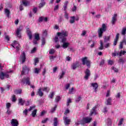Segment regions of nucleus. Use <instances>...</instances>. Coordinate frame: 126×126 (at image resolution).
<instances>
[{
    "mask_svg": "<svg viewBox=\"0 0 126 126\" xmlns=\"http://www.w3.org/2000/svg\"><path fill=\"white\" fill-rule=\"evenodd\" d=\"M33 109H35V106H31L30 109H26L23 111V114L24 115H26V116H27V113H28V112H30V111H32V110H33Z\"/></svg>",
    "mask_w": 126,
    "mask_h": 126,
    "instance_id": "obj_12",
    "label": "nucleus"
},
{
    "mask_svg": "<svg viewBox=\"0 0 126 126\" xmlns=\"http://www.w3.org/2000/svg\"><path fill=\"white\" fill-rule=\"evenodd\" d=\"M96 106H94L93 109L91 111V113L90 114V116H92V115H97V111H96Z\"/></svg>",
    "mask_w": 126,
    "mask_h": 126,
    "instance_id": "obj_16",
    "label": "nucleus"
},
{
    "mask_svg": "<svg viewBox=\"0 0 126 126\" xmlns=\"http://www.w3.org/2000/svg\"><path fill=\"white\" fill-rule=\"evenodd\" d=\"M36 51H37V48L34 47L31 50V54H34Z\"/></svg>",
    "mask_w": 126,
    "mask_h": 126,
    "instance_id": "obj_44",
    "label": "nucleus"
},
{
    "mask_svg": "<svg viewBox=\"0 0 126 126\" xmlns=\"http://www.w3.org/2000/svg\"><path fill=\"white\" fill-rule=\"evenodd\" d=\"M22 84L30 85V78L29 77L24 78L21 81Z\"/></svg>",
    "mask_w": 126,
    "mask_h": 126,
    "instance_id": "obj_7",
    "label": "nucleus"
},
{
    "mask_svg": "<svg viewBox=\"0 0 126 126\" xmlns=\"http://www.w3.org/2000/svg\"><path fill=\"white\" fill-rule=\"evenodd\" d=\"M71 99H70V98H69L67 100V106H69V103H71Z\"/></svg>",
    "mask_w": 126,
    "mask_h": 126,
    "instance_id": "obj_47",
    "label": "nucleus"
},
{
    "mask_svg": "<svg viewBox=\"0 0 126 126\" xmlns=\"http://www.w3.org/2000/svg\"><path fill=\"white\" fill-rule=\"evenodd\" d=\"M6 106L7 109H9V107L11 106V104H10V103H7Z\"/></svg>",
    "mask_w": 126,
    "mask_h": 126,
    "instance_id": "obj_56",
    "label": "nucleus"
},
{
    "mask_svg": "<svg viewBox=\"0 0 126 126\" xmlns=\"http://www.w3.org/2000/svg\"><path fill=\"white\" fill-rule=\"evenodd\" d=\"M12 72H13V71L12 70L7 71L5 73L1 72L0 73V79H1L2 80L4 79V78H8V77H9L10 74L11 73H12Z\"/></svg>",
    "mask_w": 126,
    "mask_h": 126,
    "instance_id": "obj_3",
    "label": "nucleus"
},
{
    "mask_svg": "<svg viewBox=\"0 0 126 126\" xmlns=\"http://www.w3.org/2000/svg\"><path fill=\"white\" fill-rule=\"evenodd\" d=\"M75 20V17L74 16H72L71 17V19L70 20V23L71 24L74 23V21Z\"/></svg>",
    "mask_w": 126,
    "mask_h": 126,
    "instance_id": "obj_31",
    "label": "nucleus"
},
{
    "mask_svg": "<svg viewBox=\"0 0 126 126\" xmlns=\"http://www.w3.org/2000/svg\"><path fill=\"white\" fill-rule=\"evenodd\" d=\"M48 120H49V119H48V118H46V119H45V120H42V121H41V123H42V124H46V123H47Z\"/></svg>",
    "mask_w": 126,
    "mask_h": 126,
    "instance_id": "obj_58",
    "label": "nucleus"
},
{
    "mask_svg": "<svg viewBox=\"0 0 126 126\" xmlns=\"http://www.w3.org/2000/svg\"><path fill=\"white\" fill-rule=\"evenodd\" d=\"M123 122H124V118H121L119 121V123H118V126H122L123 125Z\"/></svg>",
    "mask_w": 126,
    "mask_h": 126,
    "instance_id": "obj_38",
    "label": "nucleus"
},
{
    "mask_svg": "<svg viewBox=\"0 0 126 126\" xmlns=\"http://www.w3.org/2000/svg\"><path fill=\"white\" fill-rule=\"evenodd\" d=\"M61 100V96H57L55 98L56 102H59Z\"/></svg>",
    "mask_w": 126,
    "mask_h": 126,
    "instance_id": "obj_49",
    "label": "nucleus"
},
{
    "mask_svg": "<svg viewBox=\"0 0 126 126\" xmlns=\"http://www.w3.org/2000/svg\"><path fill=\"white\" fill-rule=\"evenodd\" d=\"M21 30H22L21 29L19 28H18L16 31V36L19 37V38H20V37H21V35L20 34V32H21Z\"/></svg>",
    "mask_w": 126,
    "mask_h": 126,
    "instance_id": "obj_18",
    "label": "nucleus"
},
{
    "mask_svg": "<svg viewBox=\"0 0 126 126\" xmlns=\"http://www.w3.org/2000/svg\"><path fill=\"white\" fill-rule=\"evenodd\" d=\"M106 105H112V98L109 97L106 99V101L105 102Z\"/></svg>",
    "mask_w": 126,
    "mask_h": 126,
    "instance_id": "obj_19",
    "label": "nucleus"
},
{
    "mask_svg": "<svg viewBox=\"0 0 126 126\" xmlns=\"http://www.w3.org/2000/svg\"><path fill=\"white\" fill-rule=\"evenodd\" d=\"M56 109H57V105H55L54 108H52L51 110V113H54L56 111Z\"/></svg>",
    "mask_w": 126,
    "mask_h": 126,
    "instance_id": "obj_51",
    "label": "nucleus"
},
{
    "mask_svg": "<svg viewBox=\"0 0 126 126\" xmlns=\"http://www.w3.org/2000/svg\"><path fill=\"white\" fill-rule=\"evenodd\" d=\"M4 12L5 15H6V16L8 17V18H9L10 15V11L8 9L5 8L4 9Z\"/></svg>",
    "mask_w": 126,
    "mask_h": 126,
    "instance_id": "obj_15",
    "label": "nucleus"
},
{
    "mask_svg": "<svg viewBox=\"0 0 126 126\" xmlns=\"http://www.w3.org/2000/svg\"><path fill=\"white\" fill-rule=\"evenodd\" d=\"M106 30H107V27L106 26V25L105 24H103L102 27L101 28H99L98 30L99 38L102 37V36H103V33H104V32H105Z\"/></svg>",
    "mask_w": 126,
    "mask_h": 126,
    "instance_id": "obj_4",
    "label": "nucleus"
},
{
    "mask_svg": "<svg viewBox=\"0 0 126 126\" xmlns=\"http://www.w3.org/2000/svg\"><path fill=\"white\" fill-rule=\"evenodd\" d=\"M38 21H39V22H42V21H44V17H40V18H39Z\"/></svg>",
    "mask_w": 126,
    "mask_h": 126,
    "instance_id": "obj_55",
    "label": "nucleus"
},
{
    "mask_svg": "<svg viewBox=\"0 0 126 126\" xmlns=\"http://www.w3.org/2000/svg\"><path fill=\"white\" fill-rule=\"evenodd\" d=\"M39 63V59L36 58L34 59V65H37V63Z\"/></svg>",
    "mask_w": 126,
    "mask_h": 126,
    "instance_id": "obj_42",
    "label": "nucleus"
},
{
    "mask_svg": "<svg viewBox=\"0 0 126 126\" xmlns=\"http://www.w3.org/2000/svg\"><path fill=\"white\" fill-rule=\"evenodd\" d=\"M37 94H38L39 96H40L42 97L44 94H43V92H42L41 89H39L37 91Z\"/></svg>",
    "mask_w": 126,
    "mask_h": 126,
    "instance_id": "obj_25",
    "label": "nucleus"
},
{
    "mask_svg": "<svg viewBox=\"0 0 126 126\" xmlns=\"http://www.w3.org/2000/svg\"><path fill=\"white\" fill-rule=\"evenodd\" d=\"M117 16H118V15H117V14H114L112 17V20L111 21L112 25H115V23H116V21H117Z\"/></svg>",
    "mask_w": 126,
    "mask_h": 126,
    "instance_id": "obj_14",
    "label": "nucleus"
},
{
    "mask_svg": "<svg viewBox=\"0 0 126 126\" xmlns=\"http://www.w3.org/2000/svg\"><path fill=\"white\" fill-rule=\"evenodd\" d=\"M5 39L7 41V42H8V41L10 40V37H9V35H5Z\"/></svg>",
    "mask_w": 126,
    "mask_h": 126,
    "instance_id": "obj_48",
    "label": "nucleus"
},
{
    "mask_svg": "<svg viewBox=\"0 0 126 126\" xmlns=\"http://www.w3.org/2000/svg\"><path fill=\"white\" fill-rule=\"evenodd\" d=\"M55 58H56V57H55V56H50V60L51 62H53V61H54V59H55Z\"/></svg>",
    "mask_w": 126,
    "mask_h": 126,
    "instance_id": "obj_62",
    "label": "nucleus"
},
{
    "mask_svg": "<svg viewBox=\"0 0 126 126\" xmlns=\"http://www.w3.org/2000/svg\"><path fill=\"white\" fill-rule=\"evenodd\" d=\"M111 94V92H110V90L107 91L106 94V97H109Z\"/></svg>",
    "mask_w": 126,
    "mask_h": 126,
    "instance_id": "obj_54",
    "label": "nucleus"
},
{
    "mask_svg": "<svg viewBox=\"0 0 126 126\" xmlns=\"http://www.w3.org/2000/svg\"><path fill=\"white\" fill-rule=\"evenodd\" d=\"M34 73H35V74H39L40 72H41V68H34V69L33 70Z\"/></svg>",
    "mask_w": 126,
    "mask_h": 126,
    "instance_id": "obj_20",
    "label": "nucleus"
},
{
    "mask_svg": "<svg viewBox=\"0 0 126 126\" xmlns=\"http://www.w3.org/2000/svg\"><path fill=\"white\" fill-rule=\"evenodd\" d=\"M55 42L57 43V42L59 41V37L58 36H55V38L54 39Z\"/></svg>",
    "mask_w": 126,
    "mask_h": 126,
    "instance_id": "obj_59",
    "label": "nucleus"
},
{
    "mask_svg": "<svg viewBox=\"0 0 126 126\" xmlns=\"http://www.w3.org/2000/svg\"><path fill=\"white\" fill-rule=\"evenodd\" d=\"M54 95H55V92H51L49 95V98L52 99L54 97Z\"/></svg>",
    "mask_w": 126,
    "mask_h": 126,
    "instance_id": "obj_40",
    "label": "nucleus"
},
{
    "mask_svg": "<svg viewBox=\"0 0 126 126\" xmlns=\"http://www.w3.org/2000/svg\"><path fill=\"white\" fill-rule=\"evenodd\" d=\"M15 101H16V97H15V95L13 94L12 96V101L15 102Z\"/></svg>",
    "mask_w": 126,
    "mask_h": 126,
    "instance_id": "obj_43",
    "label": "nucleus"
},
{
    "mask_svg": "<svg viewBox=\"0 0 126 126\" xmlns=\"http://www.w3.org/2000/svg\"><path fill=\"white\" fill-rule=\"evenodd\" d=\"M24 103H25V100L22 99V98L19 99V104H20L21 106H23Z\"/></svg>",
    "mask_w": 126,
    "mask_h": 126,
    "instance_id": "obj_24",
    "label": "nucleus"
},
{
    "mask_svg": "<svg viewBox=\"0 0 126 126\" xmlns=\"http://www.w3.org/2000/svg\"><path fill=\"white\" fill-rule=\"evenodd\" d=\"M121 34L123 36H125V35H126V27H124L122 29V30L121 31Z\"/></svg>",
    "mask_w": 126,
    "mask_h": 126,
    "instance_id": "obj_23",
    "label": "nucleus"
},
{
    "mask_svg": "<svg viewBox=\"0 0 126 126\" xmlns=\"http://www.w3.org/2000/svg\"><path fill=\"white\" fill-rule=\"evenodd\" d=\"M126 51H121L120 53H119V56H120V57H122V56L123 55H125V54H126Z\"/></svg>",
    "mask_w": 126,
    "mask_h": 126,
    "instance_id": "obj_41",
    "label": "nucleus"
},
{
    "mask_svg": "<svg viewBox=\"0 0 126 126\" xmlns=\"http://www.w3.org/2000/svg\"><path fill=\"white\" fill-rule=\"evenodd\" d=\"M11 125L12 126H18L19 124L18 121L16 119H12L11 121Z\"/></svg>",
    "mask_w": 126,
    "mask_h": 126,
    "instance_id": "obj_11",
    "label": "nucleus"
},
{
    "mask_svg": "<svg viewBox=\"0 0 126 126\" xmlns=\"http://www.w3.org/2000/svg\"><path fill=\"white\" fill-rule=\"evenodd\" d=\"M64 74H65V72L63 71L59 75V79H62L63 77Z\"/></svg>",
    "mask_w": 126,
    "mask_h": 126,
    "instance_id": "obj_26",
    "label": "nucleus"
},
{
    "mask_svg": "<svg viewBox=\"0 0 126 126\" xmlns=\"http://www.w3.org/2000/svg\"><path fill=\"white\" fill-rule=\"evenodd\" d=\"M124 43H125V40L120 43V49H123V44H124Z\"/></svg>",
    "mask_w": 126,
    "mask_h": 126,
    "instance_id": "obj_53",
    "label": "nucleus"
},
{
    "mask_svg": "<svg viewBox=\"0 0 126 126\" xmlns=\"http://www.w3.org/2000/svg\"><path fill=\"white\" fill-rule=\"evenodd\" d=\"M63 121L65 126L69 125V123H70V119L66 117H63Z\"/></svg>",
    "mask_w": 126,
    "mask_h": 126,
    "instance_id": "obj_13",
    "label": "nucleus"
},
{
    "mask_svg": "<svg viewBox=\"0 0 126 126\" xmlns=\"http://www.w3.org/2000/svg\"><path fill=\"white\" fill-rule=\"evenodd\" d=\"M49 54L50 55H53V54H55V49H50V50L49 51Z\"/></svg>",
    "mask_w": 126,
    "mask_h": 126,
    "instance_id": "obj_45",
    "label": "nucleus"
},
{
    "mask_svg": "<svg viewBox=\"0 0 126 126\" xmlns=\"http://www.w3.org/2000/svg\"><path fill=\"white\" fill-rule=\"evenodd\" d=\"M74 88H72L69 90V94H74Z\"/></svg>",
    "mask_w": 126,
    "mask_h": 126,
    "instance_id": "obj_29",
    "label": "nucleus"
},
{
    "mask_svg": "<svg viewBox=\"0 0 126 126\" xmlns=\"http://www.w3.org/2000/svg\"><path fill=\"white\" fill-rule=\"evenodd\" d=\"M45 4H46V3L45 2V1H42V2L39 4V8H41V7H43V6H44V5H45Z\"/></svg>",
    "mask_w": 126,
    "mask_h": 126,
    "instance_id": "obj_34",
    "label": "nucleus"
},
{
    "mask_svg": "<svg viewBox=\"0 0 126 126\" xmlns=\"http://www.w3.org/2000/svg\"><path fill=\"white\" fill-rule=\"evenodd\" d=\"M58 126V118H55L54 126Z\"/></svg>",
    "mask_w": 126,
    "mask_h": 126,
    "instance_id": "obj_37",
    "label": "nucleus"
},
{
    "mask_svg": "<svg viewBox=\"0 0 126 126\" xmlns=\"http://www.w3.org/2000/svg\"><path fill=\"white\" fill-rule=\"evenodd\" d=\"M69 86H70V85L69 84H67L65 86V88L66 90H67V89H68V88H69Z\"/></svg>",
    "mask_w": 126,
    "mask_h": 126,
    "instance_id": "obj_60",
    "label": "nucleus"
},
{
    "mask_svg": "<svg viewBox=\"0 0 126 126\" xmlns=\"http://www.w3.org/2000/svg\"><path fill=\"white\" fill-rule=\"evenodd\" d=\"M21 92H22V90H18L16 91V94H21Z\"/></svg>",
    "mask_w": 126,
    "mask_h": 126,
    "instance_id": "obj_57",
    "label": "nucleus"
},
{
    "mask_svg": "<svg viewBox=\"0 0 126 126\" xmlns=\"http://www.w3.org/2000/svg\"><path fill=\"white\" fill-rule=\"evenodd\" d=\"M100 45L99 47V49L103 50V49H104V46H103V41L102 40H100Z\"/></svg>",
    "mask_w": 126,
    "mask_h": 126,
    "instance_id": "obj_32",
    "label": "nucleus"
},
{
    "mask_svg": "<svg viewBox=\"0 0 126 126\" xmlns=\"http://www.w3.org/2000/svg\"><path fill=\"white\" fill-rule=\"evenodd\" d=\"M81 61L84 65L86 64L87 66H88V67H90L91 62H90V61L88 60V57H83V58H82Z\"/></svg>",
    "mask_w": 126,
    "mask_h": 126,
    "instance_id": "obj_5",
    "label": "nucleus"
},
{
    "mask_svg": "<svg viewBox=\"0 0 126 126\" xmlns=\"http://www.w3.org/2000/svg\"><path fill=\"white\" fill-rule=\"evenodd\" d=\"M37 114V110L36 109H35L34 110L32 113V117H35V116H36V114Z\"/></svg>",
    "mask_w": 126,
    "mask_h": 126,
    "instance_id": "obj_35",
    "label": "nucleus"
},
{
    "mask_svg": "<svg viewBox=\"0 0 126 126\" xmlns=\"http://www.w3.org/2000/svg\"><path fill=\"white\" fill-rule=\"evenodd\" d=\"M79 64V63L78 62H76L75 63H74L72 65V69H76V68L78 66Z\"/></svg>",
    "mask_w": 126,
    "mask_h": 126,
    "instance_id": "obj_21",
    "label": "nucleus"
},
{
    "mask_svg": "<svg viewBox=\"0 0 126 126\" xmlns=\"http://www.w3.org/2000/svg\"><path fill=\"white\" fill-rule=\"evenodd\" d=\"M23 4L25 5V6H27V5H29L30 2L28 1H23L22 2Z\"/></svg>",
    "mask_w": 126,
    "mask_h": 126,
    "instance_id": "obj_30",
    "label": "nucleus"
},
{
    "mask_svg": "<svg viewBox=\"0 0 126 126\" xmlns=\"http://www.w3.org/2000/svg\"><path fill=\"white\" fill-rule=\"evenodd\" d=\"M11 45L13 48L16 49L17 52H18V51H19V49H20V45H19V43H18V42H17V41H14Z\"/></svg>",
    "mask_w": 126,
    "mask_h": 126,
    "instance_id": "obj_8",
    "label": "nucleus"
},
{
    "mask_svg": "<svg viewBox=\"0 0 126 126\" xmlns=\"http://www.w3.org/2000/svg\"><path fill=\"white\" fill-rule=\"evenodd\" d=\"M91 85L93 87V88L94 89V92H96V91H97L96 90L98 88V84L96 83H92Z\"/></svg>",
    "mask_w": 126,
    "mask_h": 126,
    "instance_id": "obj_22",
    "label": "nucleus"
},
{
    "mask_svg": "<svg viewBox=\"0 0 126 126\" xmlns=\"http://www.w3.org/2000/svg\"><path fill=\"white\" fill-rule=\"evenodd\" d=\"M85 76L84 78L86 79V80H87L88 78H89V76H90V70L87 69L85 72Z\"/></svg>",
    "mask_w": 126,
    "mask_h": 126,
    "instance_id": "obj_10",
    "label": "nucleus"
},
{
    "mask_svg": "<svg viewBox=\"0 0 126 126\" xmlns=\"http://www.w3.org/2000/svg\"><path fill=\"white\" fill-rule=\"evenodd\" d=\"M48 35V31L47 30L43 31V37H46Z\"/></svg>",
    "mask_w": 126,
    "mask_h": 126,
    "instance_id": "obj_36",
    "label": "nucleus"
},
{
    "mask_svg": "<svg viewBox=\"0 0 126 126\" xmlns=\"http://www.w3.org/2000/svg\"><path fill=\"white\" fill-rule=\"evenodd\" d=\"M69 110H68V109H67L65 111L64 115H67V114H69Z\"/></svg>",
    "mask_w": 126,
    "mask_h": 126,
    "instance_id": "obj_64",
    "label": "nucleus"
},
{
    "mask_svg": "<svg viewBox=\"0 0 126 126\" xmlns=\"http://www.w3.org/2000/svg\"><path fill=\"white\" fill-rule=\"evenodd\" d=\"M34 39L36 41H39L40 40V36H39L38 33H35L34 35Z\"/></svg>",
    "mask_w": 126,
    "mask_h": 126,
    "instance_id": "obj_28",
    "label": "nucleus"
},
{
    "mask_svg": "<svg viewBox=\"0 0 126 126\" xmlns=\"http://www.w3.org/2000/svg\"><path fill=\"white\" fill-rule=\"evenodd\" d=\"M86 31H83L81 33L82 36H85L86 35Z\"/></svg>",
    "mask_w": 126,
    "mask_h": 126,
    "instance_id": "obj_61",
    "label": "nucleus"
},
{
    "mask_svg": "<svg viewBox=\"0 0 126 126\" xmlns=\"http://www.w3.org/2000/svg\"><path fill=\"white\" fill-rule=\"evenodd\" d=\"M81 99H82V97L81 96H78L75 99L76 103H78V102H79L80 100H81Z\"/></svg>",
    "mask_w": 126,
    "mask_h": 126,
    "instance_id": "obj_39",
    "label": "nucleus"
},
{
    "mask_svg": "<svg viewBox=\"0 0 126 126\" xmlns=\"http://www.w3.org/2000/svg\"><path fill=\"white\" fill-rule=\"evenodd\" d=\"M92 121V118L90 117H83L82 120H78L76 123V126L79 125H85V124H90Z\"/></svg>",
    "mask_w": 126,
    "mask_h": 126,
    "instance_id": "obj_2",
    "label": "nucleus"
},
{
    "mask_svg": "<svg viewBox=\"0 0 126 126\" xmlns=\"http://www.w3.org/2000/svg\"><path fill=\"white\" fill-rule=\"evenodd\" d=\"M59 4L55 5V6L54 7V11H57V10H58V9H59Z\"/></svg>",
    "mask_w": 126,
    "mask_h": 126,
    "instance_id": "obj_52",
    "label": "nucleus"
},
{
    "mask_svg": "<svg viewBox=\"0 0 126 126\" xmlns=\"http://www.w3.org/2000/svg\"><path fill=\"white\" fill-rule=\"evenodd\" d=\"M112 69L114 70V71H115V72H118V71H119V70H118L117 68H115V67H113Z\"/></svg>",
    "mask_w": 126,
    "mask_h": 126,
    "instance_id": "obj_63",
    "label": "nucleus"
},
{
    "mask_svg": "<svg viewBox=\"0 0 126 126\" xmlns=\"http://www.w3.org/2000/svg\"><path fill=\"white\" fill-rule=\"evenodd\" d=\"M110 45H111V43H107L104 45V48H109V47H110Z\"/></svg>",
    "mask_w": 126,
    "mask_h": 126,
    "instance_id": "obj_50",
    "label": "nucleus"
},
{
    "mask_svg": "<svg viewBox=\"0 0 126 126\" xmlns=\"http://www.w3.org/2000/svg\"><path fill=\"white\" fill-rule=\"evenodd\" d=\"M20 60L22 63H24L25 61H26V56L25 55V53L24 52H22L20 56Z\"/></svg>",
    "mask_w": 126,
    "mask_h": 126,
    "instance_id": "obj_9",
    "label": "nucleus"
},
{
    "mask_svg": "<svg viewBox=\"0 0 126 126\" xmlns=\"http://www.w3.org/2000/svg\"><path fill=\"white\" fill-rule=\"evenodd\" d=\"M27 34L28 36H29L30 40H31V39H32V32H31V31H30V29H27Z\"/></svg>",
    "mask_w": 126,
    "mask_h": 126,
    "instance_id": "obj_17",
    "label": "nucleus"
},
{
    "mask_svg": "<svg viewBox=\"0 0 126 126\" xmlns=\"http://www.w3.org/2000/svg\"><path fill=\"white\" fill-rule=\"evenodd\" d=\"M110 39H111V35L108 36H104V42H108V41H110Z\"/></svg>",
    "mask_w": 126,
    "mask_h": 126,
    "instance_id": "obj_27",
    "label": "nucleus"
},
{
    "mask_svg": "<svg viewBox=\"0 0 126 126\" xmlns=\"http://www.w3.org/2000/svg\"><path fill=\"white\" fill-rule=\"evenodd\" d=\"M57 36L59 37L61 43H63L62 47L63 49H66L68 48L70 43L68 42H66V37L68 36V33L65 31H62L61 32L57 33Z\"/></svg>",
    "mask_w": 126,
    "mask_h": 126,
    "instance_id": "obj_1",
    "label": "nucleus"
},
{
    "mask_svg": "<svg viewBox=\"0 0 126 126\" xmlns=\"http://www.w3.org/2000/svg\"><path fill=\"white\" fill-rule=\"evenodd\" d=\"M29 71H30V67L24 66L23 67V70L22 71L21 74L23 75L24 74H28L29 73Z\"/></svg>",
    "mask_w": 126,
    "mask_h": 126,
    "instance_id": "obj_6",
    "label": "nucleus"
},
{
    "mask_svg": "<svg viewBox=\"0 0 126 126\" xmlns=\"http://www.w3.org/2000/svg\"><path fill=\"white\" fill-rule=\"evenodd\" d=\"M46 44V40H45L44 38L42 39V44H41V46L43 47Z\"/></svg>",
    "mask_w": 126,
    "mask_h": 126,
    "instance_id": "obj_46",
    "label": "nucleus"
},
{
    "mask_svg": "<svg viewBox=\"0 0 126 126\" xmlns=\"http://www.w3.org/2000/svg\"><path fill=\"white\" fill-rule=\"evenodd\" d=\"M42 91H45V92L48 93L50 91V89H49V88L44 87L42 88Z\"/></svg>",
    "mask_w": 126,
    "mask_h": 126,
    "instance_id": "obj_33",
    "label": "nucleus"
}]
</instances>
